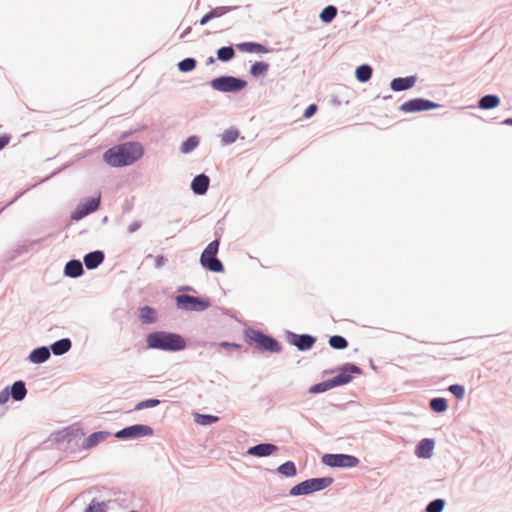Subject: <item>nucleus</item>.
Listing matches in <instances>:
<instances>
[{"label": "nucleus", "mask_w": 512, "mask_h": 512, "mask_svg": "<svg viewBox=\"0 0 512 512\" xmlns=\"http://www.w3.org/2000/svg\"><path fill=\"white\" fill-rule=\"evenodd\" d=\"M112 435L109 431H96L88 437H84V432L80 428L68 427L55 434V441L62 444L64 449L75 452L77 449L89 450L96 447L99 443Z\"/></svg>", "instance_id": "1"}, {"label": "nucleus", "mask_w": 512, "mask_h": 512, "mask_svg": "<svg viewBox=\"0 0 512 512\" xmlns=\"http://www.w3.org/2000/svg\"><path fill=\"white\" fill-rule=\"evenodd\" d=\"M143 154L144 148L140 142L129 141L107 149L103 154V160L111 167L119 168L133 164Z\"/></svg>", "instance_id": "2"}, {"label": "nucleus", "mask_w": 512, "mask_h": 512, "mask_svg": "<svg viewBox=\"0 0 512 512\" xmlns=\"http://www.w3.org/2000/svg\"><path fill=\"white\" fill-rule=\"evenodd\" d=\"M148 349L161 350L166 352H178L187 347L185 338L175 332L153 331L146 335Z\"/></svg>", "instance_id": "3"}, {"label": "nucleus", "mask_w": 512, "mask_h": 512, "mask_svg": "<svg viewBox=\"0 0 512 512\" xmlns=\"http://www.w3.org/2000/svg\"><path fill=\"white\" fill-rule=\"evenodd\" d=\"M244 340L249 346L262 352L280 353L282 351V345L275 337L253 327L244 329Z\"/></svg>", "instance_id": "4"}, {"label": "nucleus", "mask_w": 512, "mask_h": 512, "mask_svg": "<svg viewBox=\"0 0 512 512\" xmlns=\"http://www.w3.org/2000/svg\"><path fill=\"white\" fill-rule=\"evenodd\" d=\"M220 246V237L211 241L200 255L201 266L213 273H223L225 271L222 261L217 257Z\"/></svg>", "instance_id": "5"}, {"label": "nucleus", "mask_w": 512, "mask_h": 512, "mask_svg": "<svg viewBox=\"0 0 512 512\" xmlns=\"http://www.w3.org/2000/svg\"><path fill=\"white\" fill-rule=\"evenodd\" d=\"M334 482L332 477H317V478H309L306 479L296 485H294L290 491L289 495L291 496H302L309 495L314 492L322 491L329 487Z\"/></svg>", "instance_id": "6"}, {"label": "nucleus", "mask_w": 512, "mask_h": 512, "mask_svg": "<svg viewBox=\"0 0 512 512\" xmlns=\"http://www.w3.org/2000/svg\"><path fill=\"white\" fill-rule=\"evenodd\" d=\"M209 85L218 92L221 93H239L247 87L248 83L245 79L232 76V75H221L213 78Z\"/></svg>", "instance_id": "7"}, {"label": "nucleus", "mask_w": 512, "mask_h": 512, "mask_svg": "<svg viewBox=\"0 0 512 512\" xmlns=\"http://www.w3.org/2000/svg\"><path fill=\"white\" fill-rule=\"evenodd\" d=\"M175 300L177 308L184 311L201 312L211 306L209 299L193 296L186 293L177 295Z\"/></svg>", "instance_id": "8"}, {"label": "nucleus", "mask_w": 512, "mask_h": 512, "mask_svg": "<svg viewBox=\"0 0 512 512\" xmlns=\"http://www.w3.org/2000/svg\"><path fill=\"white\" fill-rule=\"evenodd\" d=\"M321 461L331 468H354L360 463L358 457L343 453H326L322 456Z\"/></svg>", "instance_id": "9"}, {"label": "nucleus", "mask_w": 512, "mask_h": 512, "mask_svg": "<svg viewBox=\"0 0 512 512\" xmlns=\"http://www.w3.org/2000/svg\"><path fill=\"white\" fill-rule=\"evenodd\" d=\"M336 371L337 375L331 378L334 387L349 384L353 380L352 374L361 375L363 373L362 369L358 365L350 362L342 364L336 369Z\"/></svg>", "instance_id": "10"}, {"label": "nucleus", "mask_w": 512, "mask_h": 512, "mask_svg": "<svg viewBox=\"0 0 512 512\" xmlns=\"http://www.w3.org/2000/svg\"><path fill=\"white\" fill-rule=\"evenodd\" d=\"M101 205V196L89 197L81 201L76 208L71 212L70 218L72 221H79L91 213L97 211Z\"/></svg>", "instance_id": "11"}, {"label": "nucleus", "mask_w": 512, "mask_h": 512, "mask_svg": "<svg viewBox=\"0 0 512 512\" xmlns=\"http://www.w3.org/2000/svg\"><path fill=\"white\" fill-rule=\"evenodd\" d=\"M153 434L154 430L151 426L145 424H133L118 430L114 436L121 440H127L152 436Z\"/></svg>", "instance_id": "12"}, {"label": "nucleus", "mask_w": 512, "mask_h": 512, "mask_svg": "<svg viewBox=\"0 0 512 512\" xmlns=\"http://www.w3.org/2000/svg\"><path fill=\"white\" fill-rule=\"evenodd\" d=\"M440 104L425 98H412L403 102L399 110L404 113H417L439 108Z\"/></svg>", "instance_id": "13"}, {"label": "nucleus", "mask_w": 512, "mask_h": 512, "mask_svg": "<svg viewBox=\"0 0 512 512\" xmlns=\"http://www.w3.org/2000/svg\"><path fill=\"white\" fill-rule=\"evenodd\" d=\"M286 339L289 344L295 346L301 352L310 350L317 341V338L311 334H297L292 331L286 332Z\"/></svg>", "instance_id": "14"}, {"label": "nucleus", "mask_w": 512, "mask_h": 512, "mask_svg": "<svg viewBox=\"0 0 512 512\" xmlns=\"http://www.w3.org/2000/svg\"><path fill=\"white\" fill-rule=\"evenodd\" d=\"M278 450L279 447L273 443H259L249 447L247 449V454L258 458H263L271 456Z\"/></svg>", "instance_id": "15"}, {"label": "nucleus", "mask_w": 512, "mask_h": 512, "mask_svg": "<svg viewBox=\"0 0 512 512\" xmlns=\"http://www.w3.org/2000/svg\"><path fill=\"white\" fill-rule=\"evenodd\" d=\"M210 178L205 173H201L196 175L192 181L190 188L195 195L202 196L205 195L209 189Z\"/></svg>", "instance_id": "16"}, {"label": "nucleus", "mask_w": 512, "mask_h": 512, "mask_svg": "<svg viewBox=\"0 0 512 512\" xmlns=\"http://www.w3.org/2000/svg\"><path fill=\"white\" fill-rule=\"evenodd\" d=\"M238 8L239 6H217L215 8H212L200 18L199 24L201 26H204L210 20L214 18H219L231 11L237 10Z\"/></svg>", "instance_id": "17"}, {"label": "nucleus", "mask_w": 512, "mask_h": 512, "mask_svg": "<svg viewBox=\"0 0 512 512\" xmlns=\"http://www.w3.org/2000/svg\"><path fill=\"white\" fill-rule=\"evenodd\" d=\"M417 81L416 75L397 77L390 82V89L394 92H401L411 89Z\"/></svg>", "instance_id": "18"}, {"label": "nucleus", "mask_w": 512, "mask_h": 512, "mask_svg": "<svg viewBox=\"0 0 512 512\" xmlns=\"http://www.w3.org/2000/svg\"><path fill=\"white\" fill-rule=\"evenodd\" d=\"M104 260V252L101 250H94L84 255L82 263L88 270H94L98 268Z\"/></svg>", "instance_id": "19"}, {"label": "nucleus", "mask_w": 512, "mask_h": 512, "mask_svg": "<svg viewBox=\"0 0 512 512\" xmlns=\"http://www.w3.org/2000/svg\"><path fill=\"white\" fill-rule=\"evenodd\" d=\"M435 441L432 438H424L418 442L415 448V455L418 458L428 459L433 454Z\"/></svg>", "instance_id": "20"}, {"label": "nucleus", "mask_w": 512, "mask_h": 512, "mask_svg": "<svg viewBox=\"0 0 512 512\" xmlns=\"http://www.w3.org/2000/svg\"><path fill=\"white\" fill-rule=\"evenodd\" d=\"M63 273L69 278H79L84 274L83 263L78 259H71L65 264Z\"/></svg>", "instance_id": "21"}, {"label": "nucleus", "mask_w": 512, "mask_h": 512, "mask_svg": "<svg viewBox=\"0 0 512 512\" xmlns=\"http://www.w3.org/2000/svg\"><path fill=\"white\" fill-rule=\"evenodd\" d=\"M51 356L50 349L47 346H39L33 349L29 355L28 360L33 364H42L46 362Z\"/></svg>", "instance_id": "22"}, {"label": "nucleus", "mask_w": 512, "mask_h": 512, "mask_svg": "<svg viewBox=\"0 0 512 512\" xmlns=\"http://www.w3.org/2000/svg\"><path fill=\"white\" fill-rule=\"evenodd\" d=\"M7 387L13 401L19 402L25 399L27 388L23 380H17Z\"/></svg>", "instance_id": "23"}, {"label": "nucleus", "mask_w": 512, "mask_h": 512, "mask_svg": "<svg viewBox=\"0 0 512 512\" xmlns=\"http://www.w3.org/2000/svg\"><path fill=\"white\" fill-rule=\"evenodd\" d=\"M237 49L245 53H268L269 48L262 43L258 42H242L237 44Z\"/></svg>", "instance_id": "24"}, {"label": "nucleus", "mask_w": 512, "mask_h": 512, "mask_svg": "<svg viewBox=\"0 0 512 512\" xmlns=\"http://www.w3.org/2000/svg\"><path fill=\"white\" fill-rule=\"evenodd\" d=\"M72 347V342L69 338H61L55 342H53L49 349L50 353H53L55 356H61L66 354Z\"/></svg>", "instance_id": "25"}, {"label": "nucleus", "mask_w": 512, "mask_h": 512, "mask_svg": "<svg viewBox=\"0 0 512 512\" xmlns=\"http://www.w3.org/2000/svg\"><path fill=\"white\" fill-rule=\"evenodd\" d=\"M500 98L496 94H486L478 100V108L482 110H490L498 107Z\"/></svg>", "instance_id": "26"}, {"label": "nucleus", "mask_w": 512, "mask_h": 512, "mask_svg": "<svg viewBox=\"0 0 512 512\" xmlns=\"http://www.w3.org/2000/svg\"><path fill=\"white\" fill-rule=\"evenodd\" d=\"M139 311V320L142 324H153L157 321V311L155 308L145 305Z\"/></svg>", "instance_id": "27"}, {"label": "nucleus", "mask_w": 512, "mask_h": 512, "mask_svg": "<svg viewBox=\"0 0 512 512\" xmlns=\"http://www.w3.org/2000/svg\"><path fill=\"white\" fill-rule=\"evenodd\" d=\"M373 74V68L369 64H361L355 70V78L360 83L368 82Z\"/></svg>", "instance_id": "28"}, {"label": "nucleus", "mask_w": 512, "mask_h": 512, "mask_svg": "<svg viewBox=\"0 0 512 512\" xmlns=\"http://www.w3.org/2000/svg\"><path fill=\"white\" fill-rule=\"evenodd\" d=\"M276 472L287 478L294 477L297 475L296 464L293 461L288 460L279 465L276 469Z\"/></svg>", "instance_id": "29"}, {"label": "nucleus", "mask_w": 512, "mask_h": 512, "mask_svg": "<svg viewBox=\"0 0 512 512\" xmlns=\"http://www.w3.org/2000/svg\"><path fill=\"white\" fill-rule=\"evenodd\" d=\"M429 408L436 413H444L448 409V401L443 397H434L429 401Z\"/></svg>", "instance_id": "30"}, {"label": "nucleus", "mask_w": 512, "mask_h": 512, "mask_svg": "<svg viewBox=\"0 0 512 512\" xmlns=\"http://www.w3.org/2000/svg\"><path fill=\"white\" fill-rule=\"evenodd\" d=\"M240 133L239 130L235 127H231L227 130H225L221 134V143L223 146L230 145L236 142L238 139Z\"/></svg>", "instance_id": "31"}, {"label": "nucleus", "mask_w": 512, "mask_h": 512, "mask_svg": "<svg viewBox=\"0 0 512 512\" xmlns=\"http://www.w3.org/2000/svg\"><path fill=\"white\" fill-rule=\"evenodd\" d=\"M337 8L334 5H327L320 12L319 18L323 23H331L337 16Z\"/></svg>", "instance_id": "32"}, {"label": "nucleus", "mask_w": 512, "mask_h": 512, "mask_svg": "<svg viewBox=\"0 0 512 512\" xmlns=\"http://www.w3.org/2000/svg\"><path fill=\"white\" fill-rule=\"evenodd\" d=\"M329 346L335 350L346 349L349 345L348 340L342 335H332L328 340Z\"/></svg>", "instance_id": "33"}, {"label": "nucleus", "mask_w": 512, "mask_h": 512, "mask_svg": "<svg viewBox=\"0 0 512 512\" xmlns=\"http://www.w3.org/2000/svg\"><path fill=\"white\" fill-rule=\"evenodd\" d=\"M217 59L221 62H229L235 57L233 46H222L217 50Z\"/></svg>", "instance_id": "34"}, {"label": "nucleus", "mask_w": 512, "mask_h": 512, "mask_svg": "<svg viewBox=\"0 0 512 512\" xmlns=\"http://www.w3.org/2000/svg\"><path fill=\"white\" fill-rule=\"evenodd\" d=\"M199 142L200 140L198 136H189L184 142H182L180 151L184 154H188L198 147Z\"/></svg>", "instance_id": "35"}, {"label": "nucleus", "mask_w": 512, "mask_h": 512, "mask_svg": "<svg viewBox=\"0 0 512 512\" xmlns=\"http://www.w3.org/2000/svg\"><path fill=\"white\" fill-rule=\"evenodd\" d=\"M269 70V64L264 61H258L251 65L249 73L254 78L263 76Z\"/></svg>", "instance_id": "36"}, {"label": "nucleus", "mask_w": 512, "mask_h": 512, "mask_svg": "<svg viewBox=\"0 0 512 512\" xmlns=\"http://www.w3.org/2000/svg\"><path fill=\"white\" fill-rule=\"evenodd\" d=\"M332 388H335V387L331 381V378H329L327 380H324L322 382L312 385L308 391L311 394H320V393H324Z\"/></svg>", "instance_id": "37"}, {"label": "nucleus", "mask_w": 512, "mask_h": 512, "mask_svg": "<svg viewBox=\"0 0 512 512\" xmlns=\"http://www.w3.org/2000/svg\"><path fill=\"white\" fill-rule=\"evenodd\" d=\"M197 61L193 57H187L178 62V70L182 73H188L196 68Z\"/></svg>", "instance_id": "38"}, {"label": "nucleus", "mask_w": 512, "mask_h": 512, "mask_svg": "<svg viewBox=\"0 0 512 512\" xmlns=\"http://www.w3.org/2000/svg\"><path fill=\"white\" fill-rule=\"evenodd\" d=\"M194 420L199 425L208 426L218 422L219 417L212 414L196 413Z\"/></svg>", "instance_id": "39"}, {"label": "nucleus", "mask_w": 512, "mask_h": 512, "mask_svg": "<svg viewBox=\"0 0 512 512\" xmlns=\"http://www.w3.org/2000/svg\"><path fill=\"white\" fill-rule=\"evenodd\" d=\"M445 504L446 502L444 499L436 498L426 505L425 512H442Z\"/></svg>", "instance_id": "40"}, {"label": "nucleus", "mask_w": 512, "mask_h": 512, "mask_svg": "<svg viewBox=\"0 0 512 512\" xmlns=\"http://www.w3.org/2000/svg\"><path fill=\"white\" fill-rule=\"evenodd\" d=\"M84 512H107V504L104 501L93 499Z\"/></svg>", "instance_id": "41"}, {"label": "nucleus", "mask_w": 512, "mask_h": 512, "mask_svg": "<svg viewBox=\"0 0 512 512\" xmlns=\"http://www.w3.org/2000/svg\"><path fill=\"white\" fill-rule=\"evenodd\" d=\"M159 404H160L159 399L149 398V399H145L143 401L138 402L135 405L133 410L138 411V410H143V409H147V408H153V407L158 406Z\"/></svg>", "instance_id": "42"}, {"label": "nucleus", "mask_w": 512, "mask_h": 512, "mask_svg": "<svg viewBox=\"0 0 512 512\" xmlns=\"http://www.w3.org/2000/svg\"><path fill=\"white\" fill-rule=\"evenodd\" d=\"M448 391L458 400H462L465 396V387L461 384H452L448 387Z\"/></svg>", "instance_id": "43"}, {"label": "nucleus", "mask_w": 512, "mask_h": 512, "mask_svg": "<svg viewBox=\"0 0 512 512\" xmlns=\"http://www.w3.org/2000/svg\"><path fill=\"white\" fill-rule=\"evenodd\" d=\"M317 110H318V106L316 104H314V103L310 104L304 110L303 117L305 119H310L311 117H313L316 114Z\"/></svg>", "instance_id": "44"}, {"label": "nucleus", "mask_w": 512, "mask_h": 512, "mask_svg": "<svg viewBox=\"0 0 512 512\" xmlns=\"http://www.w3.org/2000/svg\"><path fill=\"white\" fill-rule=\"evenodd\" d=\"M219 346L224 349H235V350H240L242 348L241 344H238L235 342H227V341L220 342Z\"/></svg>", "instance_id": "45"}, {"label": "nucleus", "mask_w": 512, "mask_h": 512, "mask_svg": "<svg viewBox=\"0 0 512 512\" xmlns=\"http://www.w3.org/2000/svg\"><path fill=\"white\" fill-rule=\"evenodd\" d=\"M9 398H11V396L8 387L6 386L3 390L0 391V405L7 403Z\"/></svg>", "instance_id": "46"}, {"label": "nucleus", "mask_w": 512, "mask_h": 512, "mask_svg": "<svg viewBox=\"0 0 512 512\" xmlns=\"http://www.w3.org/2000/svg\"><path fill=\"white\" fill-rule=\"evenodd\" d=\"M11 140V136L8 134H1L0 135V151L9 144Z\"/></svg>", "instance_id": "47"}, {"label": "nucleus", "mask_w": 512, "mask_h": 512, "mask_svg": "<svg viewBox=\"0 0 512 512\" xmlns=\"http://www.w3.org/2000/svg\"><path fill=\"white\" fill-rule=\"evenodd\" d=\"M166 262H167V259L163 255H157L155 257V267L157 269L162 268Z\"/></svg>", "instance_id": "48"}, {"label": "nucleus", "mask_w": 512, "mask_h": 512, "mask_svg": "<svg viewBox=\"0 0 512 512\" xmlns=\"http://www.w3.org/2000/svg\"><path fill=\"white\" fill-rule=\"evenodd\" d=\"M141 226L142 223L140 221H134L128 226L127 231L128 233H134L138 231L141 228Z\"/></svg>", "instance_id": "49"}, {"label": "nucleus", "mask_w": 512, "mask_h": 512, "mask_svg": "<svg viewBox=\"0 0 512 512\" xmlns=\"http://www.w3.org/2000/svg\"><path fill=\"white\" fill-rule=\"evenodd\" d=\"M191 26H188L180 35V39H184L187 35L191 33Z\"/></svg>", "instance_id": "50"}, {"label": "nucleus", "mask_w": 512, "mask_h": 512, "mask_svg": "<svg viewBox=\"0 0 512 512\" xmlns=\"http://www.w3.org/2000/svg\"><path fill=\"white\" fill-rule=\"evenodd\" d=\"M502 124L512 126V117L504 119Z\"/></svg>", "instance_id": "51"}, {"label": "nucleus", "mask_w": 512, "mask_h": 512, "mask_svg": "<svg viewBox=\"0 0 512 512\" xmlns=\"http://www.w3.org/2000/svg\"><path fill=\"white\" fill-rule=\"evenodd\" d=\"M25 192H26V191H22V192L18 193V194L14 197V199L10 202V204H11V203H14L16 200H18V199H19V198H20V197H21Z\"/></svg>", "instance_id": "52"}, {"label": "nucleus", "mask_w": 512, "mask_h": 512, "mask_svg": "<svg viewBox=\"0 0 512 512\" xmlns=\"http://www.w3.org/2000/svg\"><path fill=\"white\" fill-rule=\"evenodd\" d=\"M214 62H215L214 57L210 56V57H208V58H207V60H206V65H211V64H213Z\"/></svg>", "instance_id": "53"}, {"label": "nucleus", "mask_w": 512, "mask_h": 512, "mask_svg": "<svg viewBox=\"0 0 512 512\" xmlns=\"http://www.w3.org/2000/svg\"><path fill=\"white\" fill-rule=\"evenodd\" d=\"M179 290H180V291H191V290H193V289H192V287H190V286H182V287H180V289H179Z\"/></svg>", "instance_id": "54"}, {"label": "nucleus", "mask_w": 512, "mask_h": 512, "mask_svg": "<svg viewBox=\"0 0 512 512\" xmlns=\"http://www.w3.org/2000/svg\"><path fill=\"white\" fill-rule=\"evenodd\" d=\"M107 222H108V217H107V216H105V217L102 219V223H104V224H105V223H107Z\"/></svg>", "instance_id": "55"}, {"label": "nucleus", "mask_w": 512, "mask_h": 512, "mask_svg": "<svg viewBox=\"0 0 512 512\" xmlns=\"http://www.w3.org/2000/svg\"><path fill=\"white\" fill-rule=\"evenodd\" d=\"M153 256L151 254H148L145 258L146 259H149V258H152Z\"/></svg>", "instance_id": "56"}]
</instances>
